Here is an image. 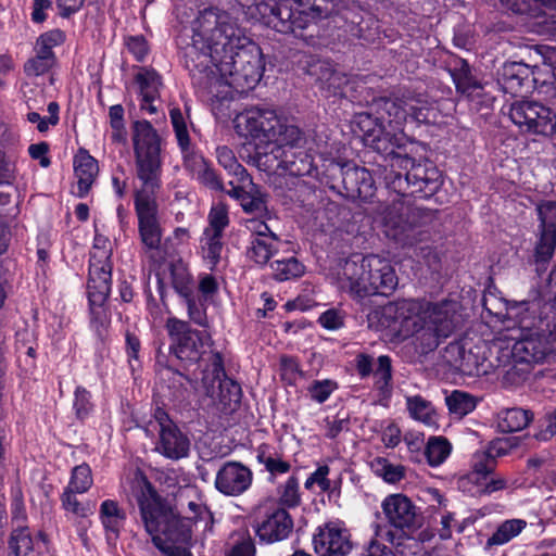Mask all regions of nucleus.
<instances>
[{"label": "nucleus", "instance_id": "4c0bfd02", "mask_svg": "<svg viewBox=\"0 0 556 556\" xmlns=\"http://www.w3.org/2000/svg\"><path fill=\"white\" fill-rule=\"evenodd\" d=\"M186 307L189 319L200 327H207L208 320L206 315V300L198 296L195 292L181 296Z\"/></svg>", "mask_w": 556, "mask_h": 556}, {"label": "nucleus", "instance_id": "49530a36", "mask_svg": "<svg viewBox=\"0 0 556 556\" xmlns=\"http://www.w3.org/2000/svg\"><path fill=\"white\" fill-rule=\"evenodd\" d=\"M556 247V235L540 231L535 245L534 257L536 263H547L552 260Z\"/></svg>", "mask_w": 556, "mask_h": 556}, {"label": "nucleus", "instance_id": "052dcab7", "mask_svg": "<svg viewBox=\"0 0 556 556\" xmlns=\"http://www.w3.org/2000/svg\"><path fill=\"white\" fill-rule=\"evenodd\" d=\"M300 375L299 363L294 357L282 355L280 357V376L281 378L293 383Z\"/></svg>", "mask_w": 556, "mask_h": 556}, {"label": "nucleus", "instance_id": "f704fd0d", "mask_svg": "<svg viewBox=\"0 0 556 556\" xmlns=\"http://www.w3.org/2000/svg\"><path fill=\"white\" fill-rule=\"evenodd\" d=\"M527 526L523 519H509L498 526L488 540V545H503L517 536Z\"/></svg>", "mask_w": 556, "mask_h": 556}, {"label": "nucleus", "instance_id": "c9c22d12", "mask_svg": "<svg viewBox=\"0 0 556 556\" xmlns=\"http://www.w3.org/2000/svg\"><path fill=\"white\" fill-rule=\"evenodd\" d=\"M273 276L278 281L298 278L304 274V265L295 257L276 260L271 263Z\"/></svg>", "mask_w": 556, "mask_h": 556}, {"label": "nucleus", "instance_id": "cd10ccee", "mask_svg": "<svg viewBox=\"0 0 556 556\" xmlns=\"http://www.w3.org/2000/svg\"><path fill=\"white\" fill-rule=\"evenodd\" d=\"M374 539L370 541L363 556H395L386 542L393 544L395 535L386 525L374 526Z\"/></svg>", "mask_w": 556, "mask_h": 556}, {"label": "nucleus", "instance_id": "4468645a", "mask_svg": "<svg viewBox=\"0 0 556 556\" xmlns=\"http://www.w3.org/2000/svg\"><path fill=\"white\" fill-rule=\"evenodd\" d=\"M507 448L508 442L498 440L488 451L475 454V471L469 476V480L478 483L477 492L491 494L506 486L507 482L504 478L491 476V472L494 457L505 454Z\"/></svg>", "mask_w": 556, "mask_h": 556}, {"label": "nucleus", "instance_id": "b1692460", "mask_svg": "<svg viewBox=\"0 0 556 556\" xmlns=\"http://www.w3.org/2000/svg\"><path fill=\"white\" fill-rule=\"evenodd\" d=\"M342 182L351 197L367 200L374 194V182L369 172L364 167H349L343 172Z\"/></svg>", "mask_w": 556, "mask_h": 556}, {"label": "nucleus", "instance_id": "4be33fe9", "mask_svg": "<svg viewBox=\"0 0 556 556\" xmlns=\"http://www.w3.org/2000/svg\"><path fill=\"white\" fill-rule=\"evenodd\" d=\"M211 342V336L206 331L191 330L174 344L173 351L179 359L195 363L206 353Z\"/></svg>", "mask_w": 556, "mask_h": 556}, {"label": "nucleus", "instance_id": "8fccbe9b", "mask_svg": "<svg viewBox=\"0 0 556 556\" xmlns=\"http://www.w3.org/2000/svg\"><path fill=\"white\" fill-rule=\"evenodd\" d=\"M378 366L374 371L377 388L386 393L390 391L391 375V359L387 355L378 357Z\"/></svg>", "mask_w": 556, "mask_h": 556}, {"label": "nucleus", "instance_id": "37998d69", "mask_svg": "<svg viewBox=\"0 0 556 556\" xmlns=\"http://www.w3.org/2000/svg\"><path fill=\"white\" fill-rule=\"evenodd\" d=\"M222 233H215L211 231H205L201 239V249L203 258L208 262V264L213 267L217 264L220 257L223 244H222Z\"/></svg>", "mask_w": 556, "mask_h": 556}, {"label": "nucleus", "instance_id": "3c124183", "mask_svg": "<svg viewBox=\"0 0 556 556\" xmlns=\"http://www.w3.org/2000/svg\"><path fill=\"white\" fill-rule=\"evenodd\" d=\"M330 468L327 465H321L316 468L306 479L304 486L306 490L312 491L315 485L318 486L320 492H328L331 490V482L328 478Z\"/></svg>", "mask_w": 556, "mask_h": 556}, {"label": "nucleus", "instance_id": "79ce46f5", "mask_svg": "<svg viewBox=\"0 0 556 556\" xmlns=\"http://www.w3.org/2000/svg\"><path fill=\"white\" fill-rule=\"evenodd\" d=\"M445 403L451 414L463 417L476 407V401L473 396L463 391L455 390L445 397Z\"/></svg>", "mask_w": 556, "mask_h": 556}, {"label": "nucleus", "instance_id": "603ef678", "mask_svg": "<svg viewBox=\"0 0 556 556\" xmlns=\"http://www.w3.org/2000/svg\"><path fill=\"white\" fill-rule=\"evenodd\" d=\"M73 408L79 419H85L92 412L91 394L83 387H77L74 392Z\"/></svg>", "mask_w": 556, "mask_h": 556}, {"label": "nucleus", "instance_id": "473e14b6", "mask_svg": "<svg viewBox=\"0 0 556 556\" xmlns=\"http://www.w3.org/2000/svg\"><path fill=\"white\" fill-rule=\"evenodd\" d=\"M139 85L140 97L148 100H156L160 96L161 77L151 68H141L136 75Z\"/></svg>", "mask_w": 556, "mask_h": 556}, {"label": "nucleus", "instance_id": "e2e57ef3", "mask_svg": "<svg viewBox=\"0 0 556 556\" xmlns=\"http://www.w3.org/2000/svg\"><path fill=\"white\" fill-rule=\"evenodd\" d=\"M125 45L137 61H143L149 52L148 43L142 36L129 37L126 39Z\"/></svg>", "mask_w": 556, "mask_h": 556}, {"label": "nucleus", "instance_id": "09e8293b", "mask_svg": "<svg viewBox=\"0 0 556 556\" xmlns=\"http://www.w3.org/2000/svg\"><path fill=\"white\" fill-rule=\"evenodd\" d=\"M110 125L112 128V140L115 142L126 141V130L124 124V109L122 105H112L109 110Z\"/></svg>", "mask_w": 556, "mask_h": 556}, {"label": "nucleus", "instance_id": "f03ea898", "mask_svg": "<svg viewBox=\"0 0 556 556\" xmlns=\"http://www.w3.org/2000/svg\"><path fill=\"white\" fill-rule=\"evenodd\" d=\"M238 135L251 139L255 166L266 173L275 188H283L282 179L301 185V176L313 170V157L304 151L305 138L299 127L287 124L274 110L250 108L233 119Z\"/></svg>", "mask_w": 556, "mask_h": 556}, {"label": "nucleus", "instance_id": "bb28decb", "mask_svg": "<svg viewBox=\"0 0 556 556\" xmlns=\"http://www.w3.org/2000/svg\"><path fill=\"white\" fill-rule=\"evenodd\" d=\"M406 408L413 419L427 426H433L437 424V413L433 405L422 396H407Z\"/></svg>", "mask_w": 556, "mask_h": 556}, {"label": "nucleus", "instance_id": "69168bd1", "mask_svg": "<svg viewBox=\"0 0 556 556\" xmlns=\"http://www.w3.org/2000/svg\"><path fill=\"white\" fill-rule=\"evenodd\" d=\"M102 253L106 256V260H111V242L106 237L97 233L93 239L90 260H98V255Z\"/></svg>", "mask_w": 556, "mask_h": 556}, {"label": "nucleus", "instance_id": "39448f33", "mask_svg": "<svg viewBox=\"0 0 556 556\" xmlns=\"http://www.w3.org/2000/svg\"><path fill=\"white\" fill-rule=\"evenodd\" d=\"M440 174L434 167L427 168L416 164L403 173H397L390 181V188L395 191L392 199L381 203L376 208V219L381 225L383 233L403 247L413 245L420 235L419 228L430 220L431 215L426 210L414 205L406 191L409 186L416 191H434L439 185Z\"/></svg>", "mask_w": 556, "mask_h": 556}, {"label": "nucleus", "instance_id": "e433bc0d", "mask_svg": "<svg viewBox=\"0 0 556 556\" xmlns=\"http://www.w3.org/2000/svg\"><path fill=\"white\" fill-rule=\"evenodd\" d=\"M370 467L376 476L382 478L388 483H396L405 477L404 466L391 464L383 457L372 459Z\"/></svg>", "mask_w": 556, "mask_h": 556}, {"label": "nucleus", "instance_id": "ea45409f", "mask_svg": "<svg viewBox=\"0 0 556 556\" xmlns=\"http://www.w3.org/2000/svg\"><path fill=\"white\" fill-rule=\"evenodd\" d=\"M278 502L283 507L293 508L301 503L299 479L291 476L277 488Z\"/></svg>", "mask_w": 556, "mask_h": 556}, {"label": "nucleus", "instance_id": "4d7b16f0", "mask_svg": "<svg viewBox=\"0 0 556 556\" xmlns=\"http://www.w3.org/2000/svg\"><path fill=\"white\" fill-rule=\"evenodd\" d=\"M90 303V313H91V327L99 334L102 336L109 325V317L103 307L104 303Z\"/></svg>", "mask_w": 556, "mask_h": 556}, {"label": "nucleus", "instance_id": "a878e982", "mask_svg": "<svg viewBox=\"0 0 556 556\" xmlns=\"http://www.w3.org/2000/svg\"><path fill=\"white\" fill-rule=\"evenodd\" d=\"M532 414L522 408H509L498 413L497 427L503 432L520 431L528 426Z\"/></svg>", "mask_w": 556, "mask_h": 556}, {"label": "nucleus", "instance_id": "ddd939ff", "mask_svg": "<svg viewBox=\"0 0 556 556\" xmlns=\"http://www.w3.org/2000/svg\"><path fill=\"white\" fill-rule=\"evenodd\" d=\"M202 388L213 404L233 410L241 399L240 386L225 376L223 359L218 353L212 355L211 369L203 374Z\"/></svg>", "mask_w": 556, "mask_h": 556}, {"label": "nucleus", "instance_id": "a19ab883", "mask_svg": "<svg viewBox=\"0 0 556 556\" xmlns=\"http://www.w3.org/2000/svg\"><path fill=\"white\" fill-rule=\"evenodd\" d=\"M65 40V34L60 29H51L41 34L35 43V53L49 56L55 61L53 48L61 46Z\"/></svg>", "mask_w": 556, "mask_h": 556}, {"label": "nucleus", "instance_id": "c03bdc74", "mask_svg": "<svg viewBox=\"0 0 556 556\" xmlns=\"http://www.w3.org/2000/svg\"><path fill=\"white\" fill-rule=\"evenodd\" d=\"M93 483L91 468L87 464H80L73 468L71 479L68 482L70 490H74L77 493L87 492Z\"/></svg>", "mask_w": 556, "mask_h": 556}, {"label": "nucleus", "instance_id": "c756f323", "mask_svg": "<svg viewBox=\"0 0 556 556\" xmlns=\"http://www.w3.org/2000/svg\"><path fill=\"white\" fill-rule=\"evenodd\" d=\"M169 280L173 289L180 298L194 292L192 275L187 265L180 261L170 264Z\"/></svg>", "mask_w": 556, "mask_h": 556}, {"label": "nucleus", "instance_id": "72a5a7b5", "mask_svg": "<svg viewBox=\"0 0 556 556\" xmlns=\"http://www.w3.org/2000/svg\"><path fill=\"white\" fill-rule=\"evenodd\" d=\"M453 81L457 91L471 96L476 90L481 89V84L471 75L469 64L462 61L458 67L451 71Z\"/></svg>", "mask_w": 556, "mask_h": 556}, {"label": "nucleus", "instance_id": "6ab92c4d", "mask_svg": "<svg viewBox=\"0 0 556 556\" xmlns=\"http://www.w3.org/2000/svg\"><path fill=\"white\" fill-rule=\"evenodd\" d=\"M293 520L285 508H275L257 523L256 534L265 543H275L289 536Z\"/></svg>", "mask_w": 556, "mask_h": 556}, {"label": "nucleus", "instance_id": "0eeeda50", "mask_svg": "<svg viewBox=\"0 0 556 556\" xmlns=\"http://www.w3.org/2000/svg\"><path fill=\"white\" fill-rule=\"evenodd\" d=\"M338 275L341 287L357 298L390 295L399 285L392 262L372 253L345 260Z\"/></svg>", "mask_w": 556, "mask_h": 556}, {"label": "nucleus", "instance_id": "7ed1b4c3", "mask_svg": "<svg viewBox=\"0 0 556 556\" xmlns=\"http://www.w3.org/2000/svg\"><path fill=\"white\" fill-rule=\"evenodd\" d=\"M455 312L456 304L447 301L402 299L372 309L367 317L370 327L387 331L393 339L402 341L417 336L432 350L454 330Z\"/></svg>", "mask_w": 556, "mask_h": 556}, {"label": "nucleus", "instance_id": "7c9ffc66", "mask_svg": "<svg viewBox=\"0 0 556 556\" xmlns=\"http://www.w3.org/2000/svg\"><path fill=\"white\" fill-rule=\"evenodd\" d=\"M100 519L105 531L117 536L123 526L125 514L115 501L105 500L100 506Z\"/></svg>", "mask_w": 556, "mask_h": 556}, {"label": "nucleus", "instance_id": "f257e3e1", "mask_svg": "<svg viewBox=\"0 0 556 556\" xmlns=\"http://www.w3.org/2000/svg\"><path fill=\"white\" fill-rule=\"evenodd\" d=\"M192 46L186 55L210 86L225 84L237 92L253 89L264 72L263 54L227 11L208 8L193 24Z\"/></svg>", "mask_w": 556, "mask_h": 556}, {"label": "nucleus", "instance_id": "6e6552de", "mask_svg": "<svg viewBox=\"0 0 556 556\" xmlns=\"http://www.w3.org/2000/svg\"><path fill=\"white\" fill-rule=\"evenodd\" d=\"M169 117L178 146L182 153L184 165L186 169L205 187L212 190L223 191V182L220 181L215 170L201 154L193 150L188 131L187 121L180 109H170Z\"/></svg>", "mask_w": 556, "mask_h": 556}, {"label": "nucleus", "instance_id": "774afa93", "mask_svg": "<svg viewBox=\"0 0 556 556\" xmlns=\"http://www.w3.org/2000/svg\"><path fill=\"white\" fill-rule=\"evenodd\" d=\"M381 439L387 447H395L401 442V430L395 424H389L382 430Z\"/></svg>", "mask_w": 556, "mask_h": 556}, {"label": "nucleus", "instance_id": "864d4df0", "mask_svg": "<svg viewBox=\"0 0 556 556\" xmlns=\"http://www.w3.org/2000/svg\"><path fill=\"white\" fill-rule=\"evenodd\" d=\"M54 62L55 61L49 56L35 53V55L24 64V72L27 76H40L47 73L54 65Z\"/></svg>", "mask_w": 556, "mask_h": 556}, {"label": "nucleus", "instance_id": "c85d7f7f", "mask_svg": "<svg viewBox=\"0 0 556 556\" xmlns=\"http://www.w3.org/2000/svg\"><path fill=\"white\" fill-rule=\"evenodd\" d=\"M452 444L444 437H430L426 443L422 457L431 467H439L451 455Z\"/></svg>", "mask_w": 556, "mask_h": 556}, {"label": "nucleus", "instance_id": "2eb2a0df", "mask_svg": "<svg viewBox=\"0 0 556 556\" xmlns=\"http://www.w3.org/2000/svg\"><path fill=\"white\" fill-rule=\"evenodd\" d=\"M382 514L389 527L405 531L410 530L416 526L417 507L412 500L402 494L395 493L386 496L381 502Z\"/></svg>", "mask_w": 556, "mask_h": 556}, {"label": "nucleus", "instance_id": "de8ad7c7", "mask_svg": "<svg viewBox=\"0 0 556 556\" xmlns=\"http://www.w3.org/2000/svg\"><path fill=\"white\" fill-rule=\"evenodd\" d=\"M338 389V383L331 379L315 380L308 388L309 397L321 404Z\"/></svg>", "mask_w": 556, "mask_h": 556}, {"label": "nucleus", "instance_id": "dca6fc26", "mask_svg": "<svg viewBox=\"0 0 556 556\" xmlns=\"http://www.w3.org/2000/svg\"><path fill=\"white\" fill-rule=\"evenodd\" d=\"M253 472L239 462H226L216 472L215 488L226 496H239L250 489Z\"/></svg>", "mask_w": 556, "mask_h": 556}, {"label": "nucleus", "instance_id": "13d9d810", "mask_svg": "<svg viewBox=\"0 0 556 556\" xmlns=\"http://www.w3.org/2000/svg\"><path fill=\"white\" fill-rule=\"evenodd\" d=\"M388 153L391 155L390 166L392 168L389 176L387 177L388 184L390 185V181L391 179L394 178V175L397 173H402V170L404 172V174L408 172L414 165L415 160L407 155L395 154L393 153L392 150Z\"/></svg>", "mask_w": 556, "mask_h": 556}, {"label": "nucleus", "instance_id": "5fc2aeb1", "mask_svg": "<svg viewBox=\"0 0 556 556\" xmlns=\"http://www.w3.org/2000/svg\"><path fill=\"white\" fill-rule=\"evenodd\" d=\"M208 220L210 226L205 229V231L223 235V230L228 225L227 207L222 203L214 205L211 208Z\"/></svg>", "mask_w": 556, "mask_h": 556}, {"label": "nucleus", "instance_id": "5701e85b", "mask_svg": "<svg viewBox=\"0 0 556 556\" xmlns=\"http://www.w3.org/2000/svg\"><path fill=\"white\" fill-rule=\"evenodd\" d=\"M533 72L531 67L521 62L505 63L500 72L498 84L506 93L518 94L525 85L530 81Z\"/></svg>", "mask_w": 556, "mask_h": 556}, {"label": "nucleus", "instance_id": "338daca9", "mask_svg": "<svg viewBox=\"0 0 556 556\" xmlns=\"http://www.w3.org/2000/svg\"><path fill=\"white\" fill-rule=\"evenodd\" d=\"M227 556H255V546L252 539L248 535L237 542Z\"/></svg>", "mask_w": 556, "mask_h": 556}, {"label": "nucleus", "instance_id": "9b49d317", "mask_svg": "<svg viewBox=\"0 0 556 556\" xmlns=\"http://www.w3.org/2000/svg\"><path fill=\"white\" fill-rule=\"evenodd\" d=\"M147 435L159 432L154 451L164 457L178 460L187 457L190 450L189 438L169 419L167 413L156 408L148 425L143 428Z\"/></svg>", "mask_w": 556, "mask_h": 556}, {"label": "nucleus", "instance_id": "bf43d9fd", "mask_svg": "<svg viewBox=\"0 0 556 556\" xmlns=\"http://www.w3.org/2000/svg\"><path fill=\"white\" fill-rule=\"evenodd\" d=\"M219 289L217 279L210 274L199 275L198 290L201 293L203 300L213 298Z\"/></svg>", "mask_w": 556, "mask_h": 556}, {"label": "nucleus", "instance_id": "58836bf2", "mask_svg": "<svg viewBox=\"0 0 556 556\" xmlns=\"http://www.w3.org/2000/svg\"><path fill=\"white\" fill-rule=\"evenodd\" d=\"M27 528H21L13 531L11 536L10 556H35V544Z\"/></svg>", "mask_w": 556, "mask_h": 556}, {"label": "nucleus", "instance_id": "2f4dec72", "mask_svg": "<svg viewBox=\"0 0 556 556\" xmlns=\"http://www.w3.org/2000/svg\"><path fill=\"white\" fill-rule=\"evenodd\" d=\"M216 157L218 164L227 170V173L237 179L238 182H250V176L245 168L238 162L235 153L228 147H218L216 149Z\"/></svg>", "mask_w": 556, "mask_h": 556}, {"label": "nucleus", "instance_id": "a211bd4d", "mask_svg": "<svg viewBox=\"0 0 556 556\" xmlns=\"http://www.w3.org/2000/svg\"><path fill=\"white\" fill-rule=\"evenodd\" d=\"M111 260H106L103 253L98 255V260H90L88 279L89 302L96 304L105 302L111 292Z\"/></svg>", "mask_w": 556, "mask_h": 556}, {"label": "nucleus", "instance_id": "9d476101", "mask_svg": "<svg viewBox=\"0 0 556 556\" xmlns=\"http://www.w3.org/2000/svg\"><path fill=\"white\" fill-rule=\"evenodd\" d=\"M556 352V329L540 320V326H521L520 337L511 348V355L519 362L541 363Z\"/></svg>", "mask_w": 556, "mask_h": 556}, {"label": "nucleus", "instance_id": "20e7f679", "mask_svg": "<svg viewBox=\"0 0 556 556\" xmlns=\"http://www.w3.org/2000/svg\"><path fill=\"white\" fill-rule=\"evenodd\" d=\"M132 141L137 177L141 181L134 197L139 233L148 250H159L162 240L157 203L162 173L160 137L149 122L137 121Z\"/></svg>", "mask_w": 556, "mask_h": 556}, {"label": "nucleus", "instance_id": "412c9836", "mask_svg": "<svg viewBox=\"0 0 556 556\" xmlns=\"http://www.w3.org/2000/svg\"><path fill=\"white\" fill-rule=\"evenodd\" d=\"M74 174L77 180L75 194L85 198L99 174L98 161L85 149H80L74 156Z\"/></svg>", "mask_w": 556, "mask_h": 556}, {"label": "nucleus", "instance_id": "aec40b11", "mask_svg": "<svg viewBox=\"0 0 556 556\" xmlns=\"http://www.w3.org/2000/svg\"><path fill=\"white\" fill-rule=\"evenodd\" d=\"M256 9L266 18V23L279 33H295L298 28L304 27L300 21L302 12H294L287 3L275 7L260 3Z\"/></svg>", "mask_w": 556, "mask_h": 556}, {"label": "nucleus", "instance_id": "0e129e2a", "mask_svg": "<svg viewBox=\"0 0 556 556\" xmlns=\"http://www.w3.org/2000/svg\"><path fill=\"white\" fill-rule=\"evenodd\" d=\"M318 321L324 328L336 330L343 326V315L337 309H328L319 316Z\"/></svg>", "mask_w": 556, "mask_h": 556}, {"label": "nucleus", "instance_id": "393cba45", "mask_svg": "<svg viewBox=\"0 0 556 556\" xmlns=\"http://www.w3.org/2000/svg\"><path fill=\"white\" fill-rule=\"evenodd\" d=\"M279 239L276 235L252 237L247 251L248 257L258 265H265L278 251Z\"/></svg>", "mask_w": 556, "mask_h": 556}, {"label": "nucleus", "instance_id": "a18cd8bd", "mask_svg": "<svg viewBox=\"0 0 556 556\" xmlns=\"http://www.w3.org/2000/svg\"><path fill=\"white\" fill-rule=\"evenodd\" d=\"M540 231L556 235V202L545 201L536 206Z\"/></svg>", "mask_w": 556, "mask_h": 556}, {"label": "nucleus", "instance_id": "f8f14e48", "mask_svg": "<svg viewBox=\"0 0 556 556\" xmlns=\"http://www.w3.org/2000/svg\"><path fill=\"white\" fill-rule=\"evenodd\" d=\"M509 118L525 132L544 137L556 134V113L538 101H515L509 109Z\"/></svg>", "mask_w": 556, "mask_h": 556}, {"label": "nucleus", "instance_id": "680f3d73", "mask_svg": "<svg viewBox=\"0 0 556 556\" xmlns=\"http://www.w3.org/2000/svg\"><path fill=\"white\" fill-rule=\"evenodd\" d=\"M166 329L172 340L174 341V344H177L179 339H182L192 330L190 329L187 321L178 319L176 317H170L167 319Z\"/></svg>", "mask_w": 556, "mask_h": 556}, {"label": "nucleus", "instance_id": "1a4fd4ad", "mask_svg": "<svg viewBox=\"0 0 556 556\" xmlns=\"http://www.w3.org/2000/svg\"><path fill=\"white\" fill-rule=\"evenodd\" d=\"M383 110L389 116L393 130L402 131L405 122L410 118L417 123H432L438 113L433 103L421 94L403 91L383 102Z\"/></svg>", "mask_w": 556, "mask_h": 556}, {"label": "nucleus", "instance_id": "6e6d98bb", "mask_svg": "<svg viewBox=\"0 0 556 556\" xmlns=\"http://www.w3.org/2000/svg\"><path fill=\"white\" fill-rule=\"evenodd\" d=\"M403 440L410 453V458L415 462H421L426 446L424 434L415 431L407 432Z\"/></svg>", "mask_w": 556, "mask_h": 556}, {"label": "nucleus", "instance_id": "f3484780", "mask_svg": "<svg viewBox=\"0 0 556 556\" xmlns=\"http://www.w3.org/2000/svg\"><path fill=\"white\" fill-rule=\"evenodd\" d=\"M313 543L319 556H346L352 549L348 531L336 523L319 527Z\"/></svg>", "mask_w": 556, "mask_h": 556}, {"label": "nucleus", "instance_id": "423d86ee", "mask_svg": "<svg viewBox=\"0 0 556 556\" xmlns=\"http://www.w3.org/2000/svg\"><path fill=\"white\" fill-rule=\"evenodd\" d=\"M141 519L153 544L167 556H192L186 548L191 540L192 520L195 526L202 523L203 530L213 522L212 513L200 500L187 504L189 516L180 517L155 492L150 483H146L138 497Z\"/></svg>", "mask_w": 556, "mask_h": 556}]
</instances>
